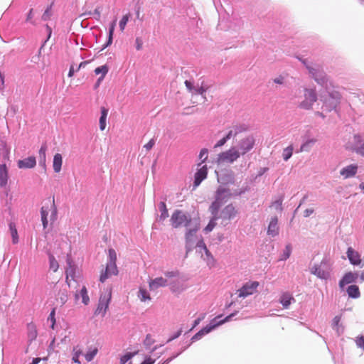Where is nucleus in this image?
<instances>
[{
  "instance_id": "20",
  "label": "nucleus",
  "mask_w": 364,
  "mask_h": 364,
  "mask_svg": "<svg viewBox=\"0 0 364 364\" xmlns=\"http://www.w3.org/2000/svg\"><path fill=\"white\" fill-rule=\"evenodd\" d=\"M167 285V280L161 277L151 279L149 282V287L151 291H154L159 287H164Z\"/></svg>"
},
{
  "instance_id": "25",
  "label": "nucleus",
  "mask_w": 364,
  "mask_h": 364,
  "mask_svg": "<svg viewBox=\"0 0 364 364\" xmlns=\"http://www.w3.org/2000/svg\"><path fill=\"white\" fill-rule=\"evenodd\" d=\"M159 209L161 214L159 215L157 220L160 222H164L168 217V211L166 203L162 201L159 204Z\"/></svg>"
},
{
  "instance_id": "53",
  "label": "nucleus",
  "mask_w": 364,
  "mask_h": 364,
  "mask_svg": "<svg viewBox=\"0 0 364 364\" xmlns=\"http://www.w3.org/2000/svg\"><path fill=\"white\" fill-rule=\"evenodd\" d=\"M272 81L278 85H284L285 82V77L282 75H279L274 78Z\"/></svg>"
},
{
  "instance_id": "28",
  "label": "nucleus",
  "mask_w": 364,
  "mask_h": 364,
  "mask_svg": "<svg viewBox=\"0 0 364 364\" xmlns=\"http://www.w3.org/2000/svg\"><path fill=\"white\" fill-rule=\"evenodd\" d=\"M354 139L355 141L354 148L355 151L364 156V143H362L361 137L360 136H355Z\"/></svg>"
},
{
  "instance_id": "59",
  "label": "nucleus",
  "mask_w": 364,
  "mask_h": 364,
  "mask_svg": "<svg viewBox=\"0 0 364 364\" xmlns=\"http://www.w3.org/2000/svg\"><path fill=\"white\" fill-rule=\"evenodd\" d=\"M78 70H77V69L74 68L73 65H71L68 72V77H72L74 75L75 73Z\"/></svg>"
},
{
  "instance_id": "1",
  "label": "nucleus",
  "mask_w": 364,
  "mask_h": 364,
  "mask_svg": "<svg viewBox=\"0 0 364 364\" xmlns=\"http://www.w3.org/2000/svg\"><path fill=\"white\" fill-rule=\"evenodd\" d=\"M231 193L229 190L220 187L215 193V199L209 207V210L213 215V218L209 221L207 226L204 228V232L208 233L211 232L216 226V220L218 219V211L220 207L226 203L230 198Z\"/></svg>"
},
{
  "instance_id": "11",
  "label": "nucleus",
  "mask_w": 364,
  "mask_h": 364,
  "mask_svg": "<svg viewBox=\"0 0 364 364\" xmlns=\"http://www.w3.org/2000/svg\"><path fill=\"white\" fill-rule=\"evenodd\" d=\"M259 286V283L257 281L247 282L237 290V295L242 298L252 295L257 292Z\"/></svg>"
},
{
  "instance_id": "6",
  "label": "nucleus",
  "mask_w": 364,
  "mask_h": 364,
  "mask_svg": "<svg viewBox=\"0 0 364 364\" xmlns=\"http://www.w3.org/2000/svg\"><path fill=\"white\" fill-rule=\"evenodd\" d=\"M301 63L306 66L309 73L314 78V80L320 84H323L327 81L326 76L322 70L321 66L316 65L312 67L307 63V60L305 59H299Z\"/></svg>"
},
{
  "instance_id": "44",
  "label": "nucleus",
  "mask_w": 364,
  "mask_h": 364,
  "mask_svg": "<svg viewBox=\"0 0 364 364\" xmlns=\"http://www.w3.org/2000/svg\"><path fill=\"white\" fill-rule=\"evenodd\" d=\"M129 19V14H126L123 16L122 19L119 21V28L122 31H123L125 28V26Z\"/></svg>"
},
{
  "instance_id": "60",
  "label": "nucleus",
  "mask_w": 364,
  "mask_h": 364,
  "mask_svg": "<svg viewBox=\"0 0 364 364\" xmlns=\"http://www.w3.org/2000/svg\"><path fill=\"white\" fill-rule=\"evenodd\" d=\"M32 18H33V9H31L29 11V13L27 16L26 21L33 23L32 21Z\"/></svg>"
},
{
  "instance_id": "29",
  "label": "nucleus",
  "mask_w": 364,
  "mask_h": 364,
  "mask_svg": "<svg viewBox=\"0 0 364 364\" xmlns=\"http://www.w3.org/2000/svg\"><path fill=\"white\" fill-rule=\"evenodd\" d=\"M347 293L349 297L353 299H358L360 296L359 287L355 284L350 285L347 289Z\"/></svg>"
},
{
  "instance_id": "63",
  "label": "nucleus",
  "mask_w": 364,
  "mask_h": 364,
  "mask_svg": "<svg viewBox=\"0 0 364 364\" xmlns=\"http://www.w3.org/2000/svg\"><path fill=\"white\" fill-rule=\"evenodd\" d=\"M88 61H83L80 63L78 67L77 68V70H80L82 68H85V66L88 63Z\"/></svg>"
},
{
  "instance_id": "2",
  "label": "nucleus",
  "mask_w": 364,
  "mask_h": 364,
  "mask_svg": "<svg viewBox=\"0 0 364 364\" xmlns=\"http://www.w3.org/2000/svg\"><path fill=\"white\" fill-rule=\"evenodd\" d=\"M198 219H193L191 216L181 210H176L171 216L170 222L173 228L185 227L187 229L193 227V222Z\"/></svg>"
},
{
  "instance_id": "30",
  "label": "nucleus",
  "mask_w": 364,
  "mask_h": 364,
  "mask_svg": "<svg viewBox=\"0 0 364 364\" xmlns=\"http://www.w3.org/2000/svg\"><path fill=\"white\" fill-rule=\"evenodd\" d=\"M311 273L321 279H326L328 277V274L323 270L318 265H314L312 267Z\"/></svg>"
},
{
  "instance_id": "58",
  "label": "nucleus",
  "mask_w": 364,
  "mask_h": 364,
  "mask_svg": "<svg viewBox=\"0 0 364 364\" xmlns=\"http://www.w3.org/2000/svg\"><path fill=\"white\" fill-rule=\"evenodd\" d=\"M291 247L289 245H287L286 247V250H285V252H284V259H287L289 256H290V254H291Z\"/></svg>"
},
{
  "instance_id": "62",
  "label": "nucleus",
  "mask_w": 364,
  "mask_h": 364,
  "mask_svg": "<svg viewBox=\"0 0 364 364\" xmlns=\"http://www.w3.org/2000/svg\"><path fill=\"white\" fill-rule=\"evenodd\" d=\"M176 275H177V273L174 272H166L165 273V276L167 277H176Z\"/></svg>"
},
{
  "instance_id": "61",
  "label": "nucleus",
  "mask_w": 364,
  "mask_h": 364,
  "mask_svg": "<svg viewBox=\"0 0 364 364\" xmlns=\"http://www.w3.org/2000/svg\"><path fill=\"white\" fill-rule=\"evenodd\" d=\"M94 14L96 16V19L100 20V8H96L94 11Z\"/></svg>"
},
{
  "instance_id": "41",
  "label": "nucleus",
  "mask_w": 364,
  "mask_h": 364,
  "mask_svg": "<svg viewBox=\"0 0 364 364\" xmlns=\"http://www.w3.org/2000/svg\"><path fill=\"white\" fill-rule=\"evenodd\" d=\"M116 26V20H114L110 25L109 30V38L107 41V44L105 46L104 48H106L107 46H109L112 43V38H113V33Z\"/></svg>"
},
{
  "instance_id": "42",
  "label": "nucleus",
  "mask_w": 364,
  "mask_h": 364,
  "mask_svg": "<svg viewBox=\"0 0 364 364\" xmlns=\"http://www.w3.org/2000/svg\"><path fill=\"white\" fill-rule=\"evenodd\" d=\"M46 151H47L46 144H43L39 150V158H40V162L41 163L43 162L44 164L46 163Z\"/></svg>"
},
{
  "instance_id": "39",
  "label": "nucleus",
  "mask_w": 364,
  "mask_h": 364,
  "mask_svg": "<svg viewBox=\"0 0 364 364\" xmlns=\"http://www.w3.org/2000/svg\"><path fill=\"white\" fill-rule=\"evenodd\" d=\"M108 70H109V69L107 65H102V66H100V67H97L95 68V73L96 75L102 74L101 77L99 78V81L102 80L105 77V76L108 73Z\"/></svg>"
},
{
  "instance_id": "50",
  "label": "nucleus",
  "mask_w": 364,
  "mask_h": 364,
  "mask_svg": "<svg viewBox=\"0 0 364 364\" xmlns=\"http://www.w3.org/2000/svg\"><path fill=\"white\" fill-rule=\"evenodd\" d=\"M109 260L108 262H117V254H116V252L113 249L109 250Z\"/></svg>"
},
{
  "instance_id": "54",
  "label": "nucleus",
  "mask_w": 364,
  "mask_h": 364,
  "mask_svg": "<svg viewBox=\"0 0 364 364\" xmlns=\"http://www.w3.org/2000/svg\"><path fill=\"white\" fill-rule=\"evenodd\" d=\"M355 343L358 347L364 350V336L358 337L355 340Z\"/></svg>"
},
{
  "instance_id": "43",
  "label": "nucleus",
  "mask_w": 364,
  "mask_h": 364,
  "mask_svg": "<svg viewBox=\"0 0 364 364\" xmlns=\"http://www.w3.org/2000/svg\"><path fill=\"white\" fill-rule=\"evenodd\" d=\"M82 354L81 349L78 347H74L73 348V360L78 364H80V362L79 361V357Z\"/></svg>"
},
{
  "instance_id": "10",
  "label": "nucleus",
  "mask_w": 364,
  "mask_h": 364,
  "mask_svg": "<svg viewBox=\"0 0 364 364\" xmlns=\"http://www.w3.org/2000/svg\"><path fill=\"white\" fill-rule=\"evenodd\" d=\"M238 214V210L232 203L226 205L220 212L218 218L222 219L223 222L228 224L231 220H233Z\"/></svg>"
},
{
  "instance_id": "49",
  "label": "nucleus",
  "mask_w": 364,
  "mask_h": 364,
  "mask_svg": "<svg viewBox=\"0 0 364 364\" xmlns=\"http://www.w3.org/2000/svg\"><path fill=\"white\" fill-rule=\"evenodd\" d=\"M51 6L48 7L46 9V10L44 11L43 14L42 15V19L43 21H48L50 19V16H51Z\"/></svg>"
},
{
  "instance_id": "15",
  "label": "nucleus",
  "mask_w": 364,
  "mask_h": 364,
  "mask_svg": "<svg viewBox=\"0 0 364 364\" xmlns=\"http://www.w3.org/2000/svg\"><path fill=\"white\" fill-rule=\"evenodd\" d=\"M346 254L351 264L360 267L363 266L360 254L353 247H349L347 250Z\"/></svg>"
},
{
  "instance_id": "40",
  "label": "nucleus",
  "mask_w": 364,
  "mask_h": 364,
  "mask_svg": "<svg viewBox=\"0 0 364 364\" xmlns=\"http://www.w3.org/2000/svg\"><path fill=\"white\" fill-rule=\"evenodd\" d=\"M80 294L82 297V301L85 305H87L90 302V298L87 294V288L83 286L82 288L80 290Z\"/></svg>"
},
{
  "instance_id": "57",
  "label": "nucleus",
  "mask_w": 364,
  "mask_h": 364,
  "mask_svg": "<svg viewBox=\"0 0 364 364\" xmlns=\"http://www.w3.org/2000/svg\"><path fill=\"white\" fill-rule=\"evenodd\" d=\"M314 212V208H307L304 211V217H309L310 216L311 214H313Z\"/></svg>"
},
{
  "instance_id": "22",
  "label": "nucleus",
  "mask_w": 364,
  "mask_h": 364,
  "mask_svg": "<svg viewBox=\"0 0 364 364\" xmlns=\"http://www.w3.org/2000/svg\"><path fill=\"white\" fill-rule=\"evenodd\" d=\"M36 165V158L29 156L18 161V167L19 168H31Z\"/></svg>"
},
{
  "instance_id": "35",
  "label": "nucleus",
  "mask_w": 364,
  "mask_h": 364,
  "mask_svg": "<svg viewBox=\"0 0 364 364\" xmlns=\"http://www.w3.org/2000/svg\"><path fill=\"white\" fill-rule=\"evenodd\" d=\"M244 129L240 126H235L232 127L231 130H230L228 134L225 136L228 140L230 139L232 137L236 136V135L241 132Z\"/></svg>"
},
{
  "instance_id": "52",
  "label": "nucleus",
  "mask_w": 364,
  "mask_h": 364,
  "mask_svg": "<svg viewBox=\"0 0 364 364\" xmlns=\"http://www.w3.org/2000/svg\"><path fill=\"white\" fill-rule=\"evenodd\" d=\"M154 145L155 140L154 139H151L149 141L148 143L144 145V148L146 149V151H149L154 147Z\"/></svg>"
},
{
  "instance_id": "38",
  "label": "nucleus",
  "mask_w": 364,
  "mask_h": 364,
  "mask_svg": "<svg viewBox=\"0 0 364 364\" xmlns=\"http://www.w3.org/2000/svg\"><path fill=\"white\" fill-rule=\"evenodd\" d=\"M28 335L31 340H33L37 337V330L35 324L29 323L28 324Z\"/></svg>"
},
{
  "instance_id": "14",
  "label": "nucleus",
  "mask_w": 364,
  "mask_h": 364,
  "mask_svg": "<svg viewBox=\"0 0 364 364\" xmlns=\"http://www.w3.org/2000/svg\"><path fill=\"white\" fill-rule=\"evenodd\" d=\"M341 94L337 91H333L329 94V98L324 100V106L328 111L335 109L339 104Z\"/></svg>"
},
{
  "instance_id": "26",
  "label": "nucleus",
  "mask_w": 364,
  "mask_h": 364,
  "mask_svg": "<svg viewBox=\"0 0 364 364\" xmlns=\"http://www.w3.org/2000/svg\"><path fill=\"white\" fill-rule=\"evenodd\" d=\"M101 116L100 117V129L101 131H104L106 128V120L108 115V109L105 107L100 108Z\"/></svg>"
},
{
  "instance_id": "8",
  "label": "nucleus",
  "mask_w": 364,
  "mask_h": 364,
  "mask_svg": "<svg viewBox=\"0 0 364 364\" xmlns=\"http://www.w3.org/2000/svg\"><path fill=\"white\" fill-rule=\"evenodd\" d=\"M317 100V95L316 91L313 89H304V99L302 100L299 107L303 109H311L313 105Z\"/></svg>"
},
{
  "instance_id": "64",
  "label": "nucleus",
  "mask_w": 364,
  "mask_h": 364,
  "mask_svg": "<svg viewBox=\"0 0 364 364\" xmlns=\"http://www.w3.org/2000/svg\"><path fill=\"white\" fill-rule=\"evenodd\" d=\"M154 360L151 358L146 359L141 364H154Z\"/></svg>"
},
{
  "instance_id": "27",
  "label": "nucleus",
  "mask_w": 364,
  "mask_h": 364,
  "mask_svg": "<svg viewBox=\"0 0 364 364\" xmlns=\"http://www.w3.org/2000/svg\"><path fill=\"white\" fill-rule=\"evenodd\" d=\"M63 158L60 154H55L53 157V167L55 173H59L61 170Z\"/></svg>"
},
{
  "instance_id": "47",
  "label": "nucleus",
  "mask_w": 364,
  "mask_h": 364,
  "mask_svg": "<svg viewBox=\"0 0 364 364\" xmlns=\"http://www.w3.org/2000/svg\"><path fill=\"white\" fill-rule=\"evenodd\" d=\"M316 142L315 139H310L305 142L304 144L301 145L300 151H308V149L311 146V145L314 144Z\"/></svg>"
},
{
  "instance_id": "33",
  "label": "nucleus",
  "mask_w": 364,
  "mask_h": 364,
  "mask_svg": "<svg viewBox=\"0 0 364 364\" xmlns=\"http://www.w3.org/2000/svg\"><path fill=\"white\" fill-rule=\"evenodd\" d=\"M9 230L12 237V242L14 244H17L18 242V235L17 229L14 223H11L9 224Z\"/></svg>"
},
{
  "instance_id": "32",
  "label": "nucleus",
  "mask_w": 364,
  "mask_h": 364,
  "mask_svg": "<svg viewBox=\"0 0 364 364\" xmlns=\"http://www.w3.org/2000/svg\"><path fill=\"white\" fill-rule=\"evenodd\" d=\"M197 245H198V247H200V248L204 250L205 255L207 257L206 259L208 262H213L214 261V258H213V255H211V253L210 252V251L208 250V248H207L205 244L204 243L203 239H200L198 241V242L197 243Z\"/></svg>"
},
{
  "instance_id": "19",
  "label": "nucleus",
  "mask_w": 364,
  "mask_h": 364,
  "mask_svg": "<svg viewBox=\"0 0 364 364\" xmlns=\"http://www.w3.org/2000/svg\"><path fill=\"white\" fill-rule=\"evenodd\" d=\"M208 168L206 165L200 167L195 174L194 187H197L207 177Z\"/></svg>"
},
{
  "instance_id": "21",
  "label": "nucleus",
  "mask_w": 364,
  "mask_h": 364,
  "mask_svg": "<svg viewBox=\"0 0 364 364\" xmlns=\"http://www.w3.org/2000/svg\"><path fill=\"white\" fill-rule=\"evenodd\" d=\"M358 166L355 164H350L342 168L340 171V174L345 178H348L354 176L358 171Z\"/></svg>"
},
{
  "instance_id": "36",
  "label": "nucleus",
  "mask_w": 364,
  "mask_h": 364,
  "mask_svg": "<svg viewBox=\"0 0 364 364\" xmlns=\"http://www.w3.org/2000/svg\"><path fill=\"white\" fill-rule=\"evenodd\" d=\"M138 297L141 301H150L151 296L146 289L140 288L138 292Z\"/></svg>"
},
{
  "instance_id": "24",
  "label": "nucleus",
  "mask_w": 364,
  "mask_h": 364,
  "mask_svg": "<svg viewBox=\"0 0 364 364\" xmlns=\"http://www.w3.org/2000/svg\"><path fill=\"white\" fill-rule=\"evenodd\" d=\"M294 301L295 299L292 295L287 292L283 293L279 299V301L284 309H287L291 304V301Z\"/></svg>"
},
{
  "instance_id": "48",
  "label": "nucleus",
  "mask_w": 364,
  "mask_h": 364,
  "mask_svg": "<svg viewBox=\"0 0 364 364\" xmlns=\"http://www.w3.org/2000/svg\"><path fill=\"white\" fill-rule=\"evenodd\" d=\"M55 309H53L51 311V312H50V315H49V316L48 318V320L51 321V328L52 329H54V326H55Z\"/></svg>"
},
{
  "instance_id": "13",
  "label": "nucleus",
  "mask_w": 364,
  "mask_h": 364,
  "mask_svg": "<svg viewBox=\"0 0 364 364\" xmlns=\"http://www.w3.org/2000/svg\"><path fill=\"white\" fill-rule=\"evenodd\" d=\"M255 146V139L252 136H247L241 139L237 145L240 155H244L250 151Z\"/></svg>"
},
{
  "instance_id": "16",
  "label": "nucleus",
  "mask_w": 364,
  "mask_h": 364,
  "mask_svg": "<svg viewBox=\"0 0 364 364\" xmlns=\"http://www.w3.org/2000/svg\"><path fill=\"white\" fill-rule=\"evenodd\" d=\"M117 274L118 269L116 262H107L105 271L100 274V280L103 283L112 275H117Z\"/></svg>"
},
{
  "instance_id": "34",
  "label": "nucleus",
  "mask_w": 364,
  "mask_h": 364,
  "mask_svg": "<svg viewBox=\"0 0 364 364\" xmlns=\"http://www.w3.org/2000/svg\"><path fill=\"white\" fill-rule=\"evenodd\" d=\"M75 273V267L73 265H72L70 263H69V266L65 270L66 282L68 284V285H70L69 278L70 277L71 279H74Z\"/></svg>"
},
{
  "instance_id": "51",
  "label": "nucleus",
  "mask_w": 364,
  "mask_h": 364,
  "mask_svg": "<svg viewBox=\"0 0 364 364\" xmlns=\"http://www.w3.org/2000/svg\"><path fill=\"white\" fill-rule=\"evenodd\" d=\"M134 353H129L123 355L120 359L121 364H125L134 356Z\"/></svg>"
},
{
  "instance_id": "17",
  "label": "nucleus",
  "mask_w": 364,
  "mask_h": 364,
  "mask_svg": "<svg viewBox=\"0 0 364 364\" xmlns=\"http://www.w3.org/2000/svg\"><path fill=\"white\" fill-rule=\"evenodd\" d=\"M279 228L278 225V218L277 216H274L271 218L268 228L267 235L272 237H275L279 235Z\"/></svg>"
},
{
  "instance_id": "4",
  "label": "nucleus",
  "mask_w": 364,
  "mask_h": 364,
  "mask_svg": "<svg viewBox=\"0 0 364 364\" xmlns=\"http://www.w3.org/2000/svg\"><path fill=\"white\" fill-rule=\"evenodd\" d=\"M58 210L55 205L54 200L52 203L47 205H43L41 209V222L43 229L47 228L48 225V216L51 223L57 220Z\"/></svg>"
},
{
  "instance_id": "31",
  "label": "nucleus",
  "mask_w": 364,
  "mask_h": 364,
  "mask_svg": "<svg viewBox=\"0 0 364 364\" xmlns=\"http://www.w3.org/2000/svg\"><path fill=\"white\" fill-rule=\"evenodd\" d=\"M48 257L50 270L53 271V272H57L59 268L58 261L55 259V257L50 252H48Z\"/></svg>"
},
{
  "instance_id": "9",
  "label": "nucleus",
  "mask_w": 364,
  "mask_h": 364,
  "mask_svg": "<svg viewBox=\"0 0 364 364\" xmlns=\"http://www.w3.org/2000/svg\"><path fill=\"white\" fill-rule=\"evenodd\" d=\"M111 298V290H107L104 294L100 296L99 304L95 311V314H101L102 316L105 315L107 310L108 309Z\"/></svg>"
},
{
  "instance_id": "18",
  "label": "nucleus",
  "mask_w": 364,
  "mask_h": 364,
  "mask_svg": "<svg viewBox=\"0 0 364 364\" xmlns=\"http://www.w3.org/2000/svg\"><path fill=\"white\" fill-rule=\"evenodd\" d=\"M358 279V274L348 272L344 274L339 282L340 288L343 289L345 285L355 282Z\"/></svg>"
},
{
  "instance_id": "12",
  "label": "nucleus",
  "mask_w": 364,
  "mask_h": 364,
  "mask_svg": "<svg viewBox=\"0 0 364 364\" xmlns=\"http://www.w3.org/2000/svg\"><path fill=\"white\" fill-rule=\"evenodd\" d=\"M184 84L188 91L192 95H200L203 96V98L205 100L206 99L205 93L208 89L207 86H204L203 83L201 84L200 86H195L194 83L192 81L188 80H185Z\"/></svg>"
},
{
  "instance_id": "23",
  "label": "nucleus",
  "mask_w": 364,
  "mask_h": 364,
  "mask_svg": "<svg viewBox=\"0 0 364 364\" xmlns=\"http://www.w3.org/2000/svg\"><path fill=\"white\" fill-rule=\"evenodd\" d=\"M8 169L6 164L0 165V187H5L8 183Z\"/></svg>"
},
{
  "instance_id": "45",
  "label": "nucleus",
  "mask_w": 364,
  "mask_h": 364,
  "mask_svg": "<svg viewBox=\"0 0 364 364\" xmlns=\"http://www.w3.org/2000/svg\"><path fill=\"white\" fill-rule=\"evenodd\" d=\"M97 348H95L93 349L92 351L90 352H87L85 355V359L87 362H90L91 360H93L94 357L96 355L97 353Z\"/></svg>"
},
{
  "instance_id": "55",
  "label": "nucleus",
  "mask_w": 364,
  "mask_h": 364,
  "mask_svg": "<svg viewBox=\"0 0 364 364\" xmlns=\"http://www.w3.org/2000/svg\"><path fill=\"white\" fill-rule=\"evenodd\" d=\"M136 48L137 50H140L142 49L143 42L142 40L140 38H136Z\"/></svg>"
},
{
  "instance_id": "7",
  "label": "nucleus",
  "mask_w": 364,
  "mask_h": 364,
  "mask_svg": "<svg viewBox=\"0 0 364 364\" xmlns=\"http://www.w3.org/2000/svg\"><path fill=\"white\" fill-rule=\"evenodd\" d=\"M240 156V153L236 147H231L228 150L220 153L218 156V163L232 164Z\"/></svg>"
},
{
  "instance_id": "56",
  "label": "nucleus",
  "mask_w": 364,
  "mask_h": 364,
  "mask_svg": "<svg viewBox=\"0 0 364 364\" xmlns=\"http://www.w3.org/2000/svg\"><path fill=\"white\" fill-rule=\"evenodd\" d=\"M228 139H226L225 136H224L223 138H222L221 139H220L217 143L215 145V147H220V146H223L226 142H227Z\"/></svg>"
},
{
  "instance_id": "3",
  "label": "nucleus",
  "mask_w": 364,
  "mask_h": 364,
  "mask_svg": "<svg viewBox=\"0 0 364 364\" xmlns=\"http://www.w3.org/2000/svg\"><path fill=\"white\" fill-rule=\"evenodd\" d=\"M200 229L199 220H195L193 227L187 229L185 235V242L186 255L191 252L195 247H198L197 243L200 239H198L197 232Z\"/></svg>"
},
{
  "instance_id": "46",
  "label": "nucleus",
  "mask_w": 364,
  "mask_h": 364,
  "mask_svg": "<svg viewBox=\"0 0 364 364\" xmlns=\"http://www.w3.org/2000/svg\"><path fill=\"white\" fill-rule=\"evenodd\" d=\"M208 150L205 148L202 149L199 154V159L201 160V163H203L205 161V160L208 159Z\"/></svg>"
},
{
  "instance_id": "37",
  "label": "nucleus",
  "mask_w": 364,
  "mask_h": 364,
  "mask_svg": "<svg viewBox=\"0 0 364 364\" xmlns=\"http://www.w3.org/2000/svg\"><path fill=\"white\" fill-rule=\"evenodd\" d=\"M294 147L292 145H289L287 148L284 149L282 152V157L284 161H288L292 156Z\"/></svg>"
},
{
  "instance_id": "5",
  "label": "nucleus",
  "mask_w": 364,
  "mask_h": 364,
  "mask_svg": "<svg viewBox=\"0 0 364 364\" xmlns=\"http://www.w3.org/2000/svg\"><path fill=\"white\" fill-rule=\"evenodd\" d=\"M234 315V314H232L228 316H226L224 319L216 321L217 319L221 317V316H218L215 317L212 322L214 323L213 325H208L202 328L200 331H199L197 333H196L191 338L192 341H195L197 340L200 339L204 335L210 333L212 330H213L215 327L223 324L224 323L229 321L230 318Z\"/></svg>"
}]
</instances>
